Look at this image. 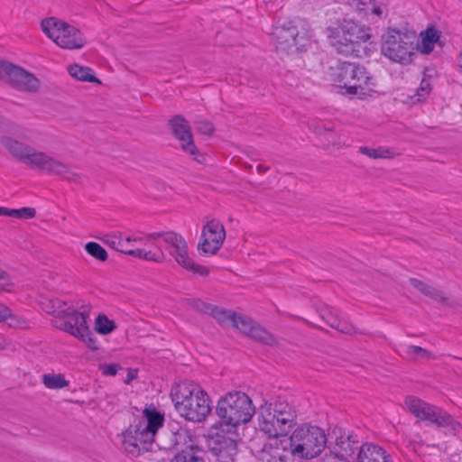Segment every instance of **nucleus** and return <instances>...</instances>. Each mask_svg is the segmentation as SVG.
<instances>
[{"label":"nucleus","instance_id":"7ed1b4c3","mask_svg":"<svg viewBox=\"0 0 462 462\" xmlns=\"http://www.w3.org/2000/svg\"><path fill=\"white\" fill-rule=\"evenodd\" d=\"M171 395L177 411L187 420L201 422L211 412L208 394L193 382H181Z\"/></svg>","mask_w":462,"mask_h":462},{"label":"nucleus","instance_id":"6e6d98bb","mask_svg":"<svg viewBox=\"0 0 462 462\" xmlns=\"http://www.w3.org/2000/svg\"><path fill=\"white\" fill-rule=\"evenodd\" d=\"M141 240H142V238H132V237H126V238L125 239V241L126 242V244H127V243H129V242H131V241H141Z\"/></svg>","mask_w":462,"mask_h":462},{"label":"nucleus","instance_id":"cd10ccee","mask_svg":"<svg viewBox=\"0 0 462 462\" xmlns=\"http://www.w3.org/2000/svg\"><path fill=\"white\" fill-rule=\"evenodd\" d=\"M42 310L54 316V319L60 318L68 306L66 301L60 299H48L41 303Z\"/></svg>","mask_w":462,"mask_h":462},{"label":"nucleus","instance_id":"bb28decb","mask_svg":"<svg viewBox=\"0 0 462 462\" xmlns=\"http://www.w3.org/2000/svg\"><path fill=\"white\" fill-rule=\"evenodd\" d=\"M68 72L78 80L100 84L99 79L93 75V70L88 67L72 64L68 67Z\"/></svg>","mask_w":462,"mask_h":462},{"label":"nucleus","instance_id":"9b49d317","mask_svg":"<svg viewBox=\"0 0 462 462\" xmlns=\"http://www.w3.org/2000/svg\"><path fill=\"white\" fill-rule=\"evenodd\" d=\"M150 241L162 238L167 245L166 249L175 258L176 262L187 270L192 271L201 276L208 274V269L203 265L197 264L188 255V246L184 238L172 231L156 232L147 236Z\"/></svg>","mask_w":462,"mask_h":462},{"label":"nucleus","instance_id":"c03bdc74","mask_svg":"<svg viewBox=\"0 0 462 462\" xmlns=\"http://www.w3.org/2000/svg\"><path fill=\"white\" fill-rule=\"evenodd\" d=\"M102 372L106 375H116L121 366L118 364H109L101 366Z\"/></svg>","mask_w":462,"mask_h":462},{"label":"nucleus","instance_id":"423d86ee","mask_svg":"<svg viewBox=\"0 0 462 462\" xmlns=\"http://www.w3.org/2000/svg\"><path fill=\"white\" fill-rule=\"evenodd\" d=\"M255 412L249 396L240 391H232L221 396L216 406L219 421L226 428H236L251 420Z\"/></svg>","mask_w":462,"mask_h":462},{"label":"nucleus","instance_id":"aec40b11","mask_svg":"<svg viewBox=\"0 0 462 462\" xmlns=\"http://www.w3.org/2000/svg\"><path fill=\"white\" fill-rule=\"evenodd\" d=\"M239 331L267 346H273L276 344V338L272 333L267 331L259 324L254 322L246 316L242 319V324L239 326Z\"/></svg>","mask_w":462,"mask_h":462},{"label":"nucleus","instance_id":"f704fd0d","mask_svg":"<svg viewBox=\"0 0 462 462\" xmlns=\"http://www.w3.org/2000/svg\"><path fill=\"white\" fill-rule=\"evenodd\" d=\"M85 250L95 259L105 262L108 258V254L104 247L96 242H88L85 245Z\"/></svg>","mask_w":462,"mask_h":462},{"label":"nucleus","instance_id":"6e6552de","mask_svg":"<svg viewBox=\"0 0 462 462\" xmlns=\"http://www.w3.org/2000/svg\"><path fill=\"white\" fill-rule=\"evenodd\" d=\"M408 410L416 418L426 421L429 425H434L438 429H444L446 433L457 435L462 426L445 410L428 403L419 398L408 396L405 400Z\"/></svg>","mask_w":462,"mask_h":462},{"label":"nucleus","instance_id":"0eeeda50","mask_svg":"<svg viewBox=\"0 0 462 462\" xmlns=\"http://www.w3.org/2000/svg\"><path fill=\"white\" fill-rule=\"evenodd\" d=\"M331 80L345 93L365 97L372 91L373 78L364 66L354 62H341L331 69Z\"/></svg>","mask_w":462,"mask_h":462},{"label":"nucleus","instance_id":"5fc2aeb1","mask_svg":"<svg viewBox=\"0 0 462 462\" xmlns=\"http://www.w3.org/2000/svg\"><path fill=\"white\" fill-rule=\"evenodd\" d=\"M268 170H269V167L263 166V165H262V164H259V165L257 166V171H258L259 173L265 172V171H268Z\"/></svg>","mask_w":462,"mask_h":462},{"label":"nucleus","instance_id":"4d7b16f0","mask_svg":"<svg viewBox=\"0 0 462 462\" xmlns=\"http://www.w3.org/2000/svg\"><path fill=\"white\" fill-rule=\"evenodd\" d=\"M178 436H180V432L172 433V437L174 438V441H175L173 445H175V444H176V442H177V437H178Z\"/></svg>","mask_w":462,"mask_h":462},{"label":"nucleus","instance_id":"39448f33","mask_svg":"<svg viewBox=\"0 0 462 462\" xmlns=\"http://www.w3.org/2000/svg\"><path fill=\"white\" fill-rule=\"evenodd\" d=\"M283 450H289L292 457L310 460L317 457L324 450L327 438L318 426L303 424L296 428L285 441Z\"/></svg>","mask_w":462,"mask_h":462},{"label":"nucleus","instance_id":"a878e982","mask_svg":"<svg viewBox=\"0 0 462 462\" xmlns=\"http://www.w3.org/2000/svg\"><path fill=\"white\" fill-rule=\"evenodd\" d=\"M398 353L404 359L415 361L417 359H430L432 355L428 350L412 345H400Z\"/></svg>","mask_w":462,"mask_h":462},{"label":"nucleus","instance_id":"6ab92c4d","mask_svg":"<svg viewBox=\"0 0 462 462\" xmlns=\"http://www.w3.org/2000/svg\"><path fill=\"white\" fill-rule=\"evenodd\" d=\"M13 88L28 92H36L40 80L32 73L13 64L5 80Z\"/></svg>","mask_w":462,"mask_h":462},{"label":"nucleus","instance_id":"09e8293b","mask_svg":"<svg viewBox=\"0 0 462 462\" xmlns=\"http://www.w3.org/2000/svg\"><path fill=\"white\" fill-rule=\"evenodd\" d=\"M189 455V453L187 452H180L176 454L170 462H187V457Z\"/></svg>","mask_w":462,"mask_h":462},{"label":"nucleus","instance_id":"412c9836","mask_svg":"<svg viewBox=\"0 0 462 462\" xmlns=\"http://www.w3.org/2000/svg\"><path fill=\"white\" fill-rule=\"evenodd\" d=\"M360 442L356 434L341 432L336 438L333 452L340 456L342 458L346 459L353 457L356 450H360Z\"/></svg>","mask_w":462,"mask_h":462},{"label":"nucleus","instance_id":"79ce46f5","mask_svg":"<svg viewBox=\"0 0 462 462\" xmlns=\"http://www.w3.org/2000/svg\"><path fill=\"white\" fill-rule=\"evenodd\" d=\"M321 462H349L346 459L342 458L340 456L333 452L331 449L325 453L323 456Z\"/></svg>","mask_w":462,"mask_h":462},{"label":"nucleus","instance_id":"5701e85b","mask_svg":"<svg viewBox=\"0 0 462 462\" xmlns=\"http://www.w3.org/2000/svg\"><path fill=\"white\" fill-rule=\"evenodd\" d=\"M319 313L320 318L332 328L348 335L356 332L355 327L347 321L341 319L337 310L333 308L324 305L319 309Z\"/></svg>","mask_w":462,"mask_h":462},{"label":"nucleus","instance_id":"37998d69","mask_svg":"<svg viewBox=\"0 0 462 462\" xmlns=\"http://www.w3.org/2000/svg\"><path fill=\"white\" fill-rule=\"evenodd\" d=\"M13 64L0 60V79L5 81Z\"/></svg>","mask_w":462,"mask_h":462},{"label":"nucleus","instance_id":"dca6fc26","mask_svg":"<svg viewBox=\"0 0 462 462\" xmlns=\"http://www.w3.org/2000/svg\"><path fill=\"white\" fill-rule=\"evenodd\" d=\"M143 424L134 420L128 429L123 433L122 445L125 450L133 455L138 456L142 451L149 449L148 445L155 441L154 436L144 437L146 430H143Z\"/></svg>","mask_w":462,"mask_h":462},{"label":"nucleus","instance_id":"a211bd4d","mask_svg":"<svg viewBox=\"0 0 462 462\" xmlns=\"http://www.w3.org/2000/svg\"><path fill=\"white\" fill-rule=\"evenodd\" d=\"M193 307L207 315L211 316L220 325L230 323L232 327L239 330V326L242 324V319L245 315L238 314L231 310L220 308L210 303L196 300L193 302Z\"/></svg>","mask_w":462,"mask_h":462},{"label":"nucleus","instance_id":"c85d7f7f","mask_svg":"<svg viewBox=\"0 0 462 462\" xmlns=\"http://www.w3.org/2000/svg\"><path fill=\"white\" fill-rule=\"evenodd\" d=\"M36 215V210L33 208H22L18 209L8 208L1 207L0 216H6L11 217H15L19 219H31L33 218Z\"/></svg>","mask_w":462,"mask_h":462},{"label":"nucleus","instance_id":"58836bf2","mask_svg":"<svg viewBox=\"0 0 462 462\" xmlns=\"http://www.w3.org/2000/svg\"><path fill=\"white\" fill-rule=\"evenodd\" d=\"M14 283L8 273L0 267V292L10 291Z\"/></svg>","mask_w":462,"mask_h":462},{"label":"nucleus","instance_id":"9d476101","mask_svg":"<svg viewBox=\"0 0 462 462\" xmlns=\"http://www.w3.org/2000/svg\"><path fill=\"white\" fill-rule=\"evenodd\" d=\"M41 28L47 37L60 48L80 49L86 43V40L79 29L55 17L42 20Z\"/></svg>","mask_w":462,"mask_h":462},{"label":"nucleus","instance_id":"e433bc0d","mask_svg":"<svg viewBox=\"0 0 462 462\" xmlns=\"http://www.w3.org/2000/svg\"><path fill=\"white\" fill-rule=\"evenodd\" d=\"M431 92V85L430 79L423 78L420 81V87L417 89L418 101L425 99Z\"/></svg>","mask_w":462,"mask_h":462},{"label":"nucleus","instance_id":"13d9d810","mask_svg":"<svg viewBox=\"0 0 462 462\" xmlns=\"http://www.w3.org/2000/svg\"><path fill=\"white\" fill-rule=\"evenodd\" d=\"M191 456V454H189L187 457V462H189V457Z\"/></svg>","mask_w":462,"mask_h":462},{"label":"nucleus","instance_id":"20e7f679","mask_svg":"<svg viewBox=\"0 0 462 462\" xmlns=\"http://www.w3.org/2000/svg\"><path fill=\"white\" fill-rule=\"evenodd\" d=\"M371 29L360 25L352 20H345L338 28L330 29V43L339 52L345 55L361 57L366 54V46L372 34Z\"/></svg>","mask_w":462,"mask_h":462},{"label":"nucleus","instance_id":"c756f323","mask_svg":"<svg viewBox=\"0 0 462 462\" xmlns=\"http://www.w3.org/2000/svg\"><path fill=\"white\" fill-rule=\"evenodd\" d=\"M127 255L134 256L139 259H143L146 261H152L161 263L164 259V254L161 249H157L156 251H146L144 249H135L130 250L126 252Z\"/></svg>","mask_w":462,"mask_h":462},{"label":"nucleus","instance_id":"4be33fe9","mask_svg":"<svg viewBox=\"0 0 462 462\" xmlns=\"http://www.w3.org/2000/svg\"><path fill=\"white\" fill-rule=\"evenodd\" d=\"M357 462H393L385 449L373 442L363 443L356 456Z\"/></svg>","mask_w":462,"mask_h":462},{"label":"nucleus","instance_id":"b1692460","mask_svg":"<svg viewBox=\"0 0 462 462\" xmlns=\"http://www.w3.org/2000/svg\"><path fill=\"white\" fill-rule=\"evenodd\" d=\"M350 5L364 17H382L386 11L387 0H350Z\"/></svg>","mask_w":462,"mask_h":462},{"label":"nucleus","instance_id":"4c0bfd02","mask_svg":"<svg viewBox=\"0 0 462 462\" xmlns=\"http://www.w3.org/2000/svg\"><path fill=\"white\" fill-rule=\"evenodd\" d=\"M423 294L438 302L445 303L447 301L444 292L430 285H428Z\"/></svg>","mask_w":462,"mask_h":462},{"label":"nucleus","instance_id":"7c9ffc66","mask_svg":"<svg viewBox=\"0 0 462 462\" xmlns=\"http://www.w3.org/2000/svg\"><path fill=\"white\" fill-rule=\"evenodd\" d=\"M42 383L49 389H61L69 385V381L61 374H45Z\"/></svg>","mask_w":462,"mask_h":462},{"label":"nucleus","instance_id":"393cba45","mask_svg":"<svg viewBox=\"0 0 462 462\" xmlns=\"http://www.w3.org/2000/svg\"><path fill=\"white\" fill-rule=\"evenodd\" d=\"M144 419L137 420L138 422L143 424V430L144 429V437L156 436V433L160 428L163 426L164 418L163 415L158 411L155 408L145 409L143 411Z\"/></svg>","mask_w":462,"mask_h":462},{"label":"nucleus","instance_id":"2f4dec72","mask_svg":"<svg viewBox=\"0 0 462 462\" xmlns=\"http://www.w3.org/2000/svg\"><path fill=\"white\" fill-rule=\"evenodd\" d=\"M439 39V33L436 29H428L421 40V52L428 54L434 49L435 42Z\"/></svg>","mask_w":462,"mask_h":462},{"label":"nucleus","instance_id":"2eb2a0df","mask_svg":"<svg viewBox=\"0 0 462 462\" xmlns=\"http://www.w3.org/2000/svg\"><path fill=\"white\" fill-rule=\"evenodd\" d=\"M170 125L174 136L180 142L181 149L194 161L202 163L204 156L194 143L189 122L182 116L177 115L170 120Z\"/></svg>","mask_w":462,"mask_h":462},{"label":"nucleus","instance_id":"a18cd8bd","mask_svg":"<svg viewBox=\"0 0 462 462\" xmlns=\"http://www.w3.org/2000/svg\"><path fill=\"white\" fill-rule=\"evenodd\" d=\"M410 283L412 285L415 289H417L419 291H420L422 294L426 291L428 284L424 282L418 280L416 278H411Z\"/></svg>","mask_w":462,"mask_h":462},{"label":"nucleus","instance_id":"1a4fd4ad","mask_svg":"<svg viewBox=\"0 0 462 462\" xmlns=\"http://www.w3.org/2000/svg\"><path fill=\"white\" fill-rule=\"evenodd\" d=\"M416 33L410 31L392 29L383 35L381 46L382 53L391 60L399 63H409L414 54V40Z\"/></svg>","mask_w":462,"mask_h":462},{"label":"nucleus","instance_id":"4468645a","mask_svg":"<svg viewBox=\"0 0 462 462\" xmlns=\"http://www.w3.org/2000/svg\"><path fill=\"white\" fill-rule=\"evenodd\" d=\"M273 42L277 51L289 53L299 51L304 47L307 42L303 36L299 34L297 27L292 22H287L277 25L272 32Z\"/></svg>","mask_w":462,"mask_h":462},{"label":"nucleus","instance_id":"72a5a7b5","mask_svg":"<svg viewBox=\"0 0 462 462\" xmlns=\"http://www.w3.org/2000/svg\"><path fill=\"white\" fill-rule=\"evenodd\" d=\"M359 152L368 156L372 159H381V158H391L393 157V152L389 149L379 147L377 149L370 148L367 146H360Z\"/></svg>","mask_w":462,"mask_h":462},{"label":"nucleus","instance_id":"a19ab883","mask_svg":"<svg viewBox=\"0 0 462 462\" xmlns=\"http://www.w3.org/2000/svg\"><path fill=\"white\" fill-rule=\"evenodd\" d=\"M103 243L109 246L110 248H113L115 250H117V248H120V245L123 244V239L116 236H110L106 235L103 239Z\"/></svg>","mask_w":462,"mask_h":462},{"label":"nucleus","instance_id":"ea45409f","mask_svg":"<svg viewBox=\"0 0 462 462\" xmlns=\"http://www.w3.org/2000/svg\"><path fill=\"white\" fill-rule=\"evenodd\" d=\"M196 130L204 135H211L214 132V126L212 123L207 120H200L195 123Z\"/></svg>","mask_w":462,"mask_h":462},{"label":"nucleus","instance_id":"603ef678","mask_svg":"<svg viewBox=\"0 0 462 462\" xmlns=\"http://www.w3.org/2000/svg\"><path fill=\"white\" fill-rule=\"evenodd\" d=\"M125 245H126V242L125 240H123L122 245H120V248H117L116 251L126 254V252H128L129 250L126 249Z\"/></svg>","mask_w":462,"mask_h":462},{"label":"nucleus","instance_id":"864d4df0","mask_svg":"<svg viewBox=\"0 0 462 462\" xmlns=\"http://www.w3.org/2000/svg\"><path fill=\"white\" fill-rule=\"evenodd\" d=\"M328 143H330L332 145H337L340 143V140L335 138V137H327Z\"/></svg>","mask_w":462,"mask_h":462},{"label":"nucleus","instance_id":"f03ea898","mask_svg":"<svg viewBox=\"0 0 462 462\" xmlns=\"http://www.w3.org/2000/svg\"><path fill=\"white\" fill-rule=\"evenodd\" d=\"M0 142L10 154L32 169L60 175L69 181L78 180V175L72 172L66 164L47 153L37 152L32 147L9 136H2Z\"/></svg>","mask_w":462,"mask_h":462},{"label":"nucleus","instance_id":"3c124183","mask_svg":"<svg viewBox=\"0 0 462 462\" xmlns=\"http://www.w3.org/2000/svg\"><path fill=\"white\" fill-rule=\"evenodd\" d=\"M189 462H205V460L200 457L191 455L189 457Z\"/></svg>","mask_w":462,"mask_h":462},{"label":"nucleus","instance_id":"c9c22d12","mask_svg":"<svg viewBox=\"0 0 462 462\" xmlns=\"http://www.w3.org/2000/svg\"><path fill=\"white\" fill-rule=\"evenodd\" d=\"M76 337L86 343L88 347L91 350H97L99 348L98 342L94 333L89 329L88 326H87V331H80V333L78 334Z\"/></svg>","mask_w":462,"mask_h":462},{"label":"nucleus","instance_id":"49530a36","mask_svg":"<svg viewBox=\"0 0 462 462\" xmlns=\"http://www.w3.org/2000/svg\"><path fill=\"white\" fill-rule=\"evenodd\" d=\"M333 131H334V125H332L331 124H329L328 125H319L316 127V132L319 134H327L332 133Z\"/></svg>","mask_w":462,"mask_h":462},{"label":"nucleus","instance_id":"8fccbe9b","mask_svg":"<svg viewBox=\"0 0 462 462\" xmlns=\"http://www.w3.org/2000/svg\"><path fill=\"white\" fill-rule=\"evenodd\" d=\"M136 377V371L130 370L126 379L125 380V383H129L132 380H134Z\"/></svg>","mask_w":462,"mask_h":462},{"label":"nucleus","instance_id":"f3484780","mask_svg":"<svg viewBox=\"0 0 462 462\" xmlns=\"http://www.w3.org/2000/svg\"><path fill=\"white\" fill-rule=\"evenodd\" d=\"M226 237L224 226L217 220L208 221L202 229L201 242L198 248L204 254H216Z\"/></svg>","mask_w":462,"mask_h":462},{"label":"nucleus","instance_id":"de8ad7c7","mask_svg":"<svg viewBox=\"0 0 462 462\" xmlns=\"http://www.w3.org/2000/svg\"><path fill=\"white\" fill-rule=\"evenodd\" d=\"M11 315V310L4 304H0V322L5 320Z\"/></svg>","mask_w":462,"mask_h":462},{"label":"nucleus","instance_id":"f257e3e1","mask_svg":"<svg viewBox=\"0 0 462 462\" xmlns=\"http://www.w3.org/2000/svg\"><path fill=\"white\" fill-rule=\"evenodd\" d=\"M297 418L296 406L281 396L259 407V428L270 438L286 436L296 426Z\"/></svg>","mask_w":462,"mask_h":462},{"label":"nucleus","instance_id":"bf43d9fd","mask_svg":"<svg viewBox=\"0 0 462 462\" xmlns=\"http://www.w3.org/2000/svg\"><path fill=\"white\" fill-rule=\"evenodd\" d=\"M220 462H228L227 460H223V461H220Z\"/></svg>","mask_w":462,"mask_h":462},{"label":"nucleus","instance_id":"473e14b6","mask_svg":"<svg viewBox=\"0 0 462 462\" xmlns=\"http://www.w3.org/2000/svg\"><path fill=\"white\" fill-rule=\"evenodd\" d=\"M116 324L110 320L106 315L100 314L97 317L95 322V329L101 335H107L116 329Z\"/></svg>","mask_w":462,"mask_h":462},{"label":"nucleus","instance_id":"f8f14e48","mask_svg":"<svg viewBox=\"0 0 462 462\" xmlns=\"http://www.w3.org/2000/svg\"><path fill=\"white\" fill-rule=\"evenodd\" d=\"M236 437V428L216 422L208 432L207 445L215 456L229 462L237 453Z\"/></svg>","mask_w":462,"mask_h":462},{"label":"nucleus","instance_id":"ddd939ff","mask_svg":"<svg viewBox=\"0 0 462 462\" xmlns=\"http://www.w3.org/2000/svg\"><path fill=\"white\" fill-rule=\"evenodd\" d=\"M77 307L78 310L68 305L60 318L51 320V325L74 337L79 334L80 331H87V319L90 308L85 304Z\"/></svg>","mask_w":462,"mask_h":462}]
</instances>
